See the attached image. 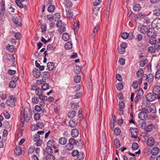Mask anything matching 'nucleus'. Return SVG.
Returning a JSON list of instances; mask_svg holds the SVG:
<instances>
[{"label":"nucleus","instance_id":"1","mask_svg":"<svg viewBox=\"0 0 160 160\" xmlns=\"http://www.w3.org/2000/svg\"><path fill=\"white\" fill-rule=\"evenodd\" d=\"M20 117L22 127L24 123V122H28L31 117V112L28 108H26L21 111Z\"/></svg>","mask_w":160,"mask_h":160},{"label":"nucleus","instance_id":"2","mask_svg":"<svg viewBox=\"0 0 160 160\" xmlns=\"http://www.w3.org/2000/svg\"><path fill=\"white\" fill-rule=\"evenodd\" d=\"M142 127L144 128L145 131L147 132H151L155 129V126L151 123H149L147 122L142 121Z\"/></svg>","mask_w":160,"mask_h":160},{"label":"nucleus","instance_id":"3","mask_svg":"<svg viewBox=\"0 0 160 160\" xmlns=\"http://www.w3.org/2000/svg\"><path fill=\"white\" fill-rule=\"evenodd\" d=\"M149 112V111L148 109L145 108L142 112L138 114V118L141 120H143L148 117L147 113Z\"/></svg>","mask_w":160,"mask_h":160},{"label":"nucleus","instance_id":"4","mask_svg":"<svg viewBox=\"0 0 160 160\" xmlns=\"http://www.w3.org/2000/svg\"><path fill=\"white\" fill-rule=\"evenodd\" d=\"M152 26L153 28H160V19L157 18L154 20L152 22Z\"/></svg>","mask_w":160,"mask_h":160},{"label":"nucleus","instance_id":"5","mask_svg":"<svg viewBox=\"0 0 160 160\" xmlns=\"http://www.w3.org/2000/svg\"><path fill=\"white\" fill-rule=\"evenodd\" d=\"M127 47V44L125 42H122L120 45V47L118 48V52L121 54H123L125 52V48Z\"/></svg>","mask_w":160,"mask_h":160},{"label":"nucleus","instance_id":"6","mask_svg":"<svg viewBox=\"0 0 160 160\" xmlns=\"http://www.w3.org/2000/svg\"><path fill=\"white\" fill-rule=\"evenodd\" d=\"M146 98L147 101L149 102H152L156 99V96L154 94L150 93L147 95Z\"/></svg>","mask_w":160,"mask_h":160},{"label":"nucleus","instance_id":"7","mask_svg":"<svg viewBox=\"0 0 160 160\" xmlns=\"http://www.w3.org/2000/svg\"><path fill=\"white\" fill-rule=\"evenodd\" d=\"M148 36L149 37H155L156 35L154 28H149L148 32L147 33Z\"/></svg>","mask_w":160,"mask_h":160},{"label":"nucleus","instance_id":"8","mask_svg":"<svg viewBox=\"0 0 160 160\" xmlns=\"http://www.w3.org/2000/svg\"><path fill=\"white\" fill-rule=\"evenodd\" d=\"M152 92L153 94L157 96L159 95L160 94V87L158 86L154 87L152 89Z\"/></svg>","mask_w":160,"mask_h":160},{"label":"nucleus","instance_id":"9","mask_svg":"<svg viewBox=\"0 0 160 160\" xmlns=\"http://www.w3.org/2000/svg\"><path fill=\"white\" fill-rule=\"evenodd\" d=\"M71 135L73 138H76L78 137L79 134V131L77 128H73L71 131Z\"/></svg>","mask_w":160,"mask_h":160},{"label":"nucleus","instance_id":"10","mask_svg":"<svg viewBox=\"0 0 160 160\" xmlns=\"http://www.w3.org/2000/svg\"><path fill=\"white\" fill-rule=\"evenodd\" d=\"M12 21L15 24L17 25L21 26V20L19 17L13 18L12 19Z\"/></svg>","mask_w":160,"mask_h":160},{"label":"nucleus","instance_id":"11","mask_svg":"<svg viewBox=\"0 0 160 160\" xmlns=\"http://www.w3.org/2000/svg\"><path fill=\"white\" fill-rule=\"evenodd\" d=\"M41 76L42 79L44 80H46L50 77V74L48 72H44L42 73Z\"/></svg>","mask_w":160,"mask_h":160},{"label":"nucleus","instance_id":"12","mask_svg":"<svg viewBox=\"0 0 160 160\" xmlns=\"http://www.w3.org/2000/svg\"><path fill=\"white\" fill-rule=\"evenodd\" d=\"M154 139L152 137L149 138L147 141V145L150 147L153 146L154 144Z\"/></svg>","mask_w":160,"mask_h":160},{"label":"nucleus","instance_id":"13","mask_svg":"<svg viewBox=\"0 0 160 160\" xmlns=\"http://www.w3.org/2000/svg\"><path fill=\"white\" fill-rule=\"evenodd\" d=\"M33 75L34 77L37 78L40 76L41 74L40 71L36 69H35L33 71Z\"/></svg>","mask_w":160,"mask_h":160},{"label":"nucleus","instance_id":"14","mask_svg":"<svg viewBox=\"0 0 160 160\" xmlns=\"http://www.w3.org/2000/svg\"><path fill=\"white\" fill-rule=\"evenodd\" d=\"M66 11L67 12V17L70 18H72L73 15L71 10V9L70 8H67L66 9Z\"/></svg>","mask_w":160,"mask_h":160},{"label":"nucleus","instance_id":"15","mask_svg":"<svg viewBox=\"0 0 160 160\" xmlns=\"http://www.w3.org/2000/svg\"><path fill=\"white\" fill-rule=\"evenodd\" d=\"M148 29L149 28L146 26H143L141 28L140 31L142 34H145L147 33Z\"/></svg>","mask_w":160,"mask_h":160},{"label":"nucleus","instance_id":"16","mask_svg":"<svg viewBox=\"0 0 160 160\" xmlns=\"http://www.w3.org/2000/svg\"><path fill=\"white\" fill-rule=\"evenodd\" d=\"M159 152V149L157 147L153 148L151 150V153L152 155H156Z\"/></svg>","mask_w":160,"mask_h":160},{"label":"nucleus","instance_id":"17","mask_svg":"<svg viewBox=\"0 0 160 160\" xmlns=\"http://www.w3.org/2000/svg\"><path fill=\"white\" fill-rule=\"evenodd\" d=\"M0 5L1 13L4 14L5 12L4 1L2 0L1 2Z\"/></svg>","mask_w":160,"mask_h":160},{"label":"nucleus","instance_id":"18","mask_svg":"<svg viewBox=\"0 0 160 160\" xmlns=\"http://www.w3.org/2000/svg\"><path fill=\"white\" fill-rule=\"evenodd\" d=\"M76 114V112L75 111L72 110L69 112L68 114V116L69 118H72L75 116Z\"/></svg>","mask_w":160,"mask_h":160},{"label":"nucleus","instance_id":"19","mask_svg":"<svg viewBox=\"0 0 160 160\" xmlns=\"http://www.w3.org/2000/svg\"><path fill=\"white\" fill-rule=\"evenodd\" d=\"M79 142L78 140H76L74 138H70L68 140V143L73 146L77 144Z\"/></svg>","mask_w":160,"mask_h":160},{"label":"nucleus","instance_id":"20","mask_svg":"<svg viewBox=\"0 0 160 160\" xmlns=\"http://www.w3.org/2000/svg\"><path fill=\"white\" fill-rule=\"evenodd\" d=\"M67 142L66 139L65 138H61L58 140V142L61 145H64Z\"/></svg>","mask_w":160,"mask_h":160},{"label":"nucleus","instance_id":"21","mask_svg":"<svg viewBox=\"0 0 160 160\" xmlns=\"http://www.w3.org/2000/svg\"><path fill=\"white\" fill-rule=\"evenodd\" d=\"M72 43L71 42H68L65 44L64 47L66 49L69 50L72 48Z\"/></svg>","mask_w":160,"mask_h":160},{"label":"nucleus","instance_id":"22","mask_svg":"<svg viewBox=\"0 0 160 160\" xmlns=\"http://www.w3.org/2000/svg\"><path fill=\"white\" fill-rule=\"evenodd\" d=\"M47 66L49 70H52L54 68V64L52 62H50L47 63Z\"/></svg>","mask_w":160,"mask_h":160},{"label":"nucleus","instance_id":"23","mask_svg":"<svg viewBox=\"0 0 160 160\" xmlns=\"http://www.w3.org/2000/svg\"><path fill=\"white\" fill-rule=\"evenodd\" d=\"M69 38V35L67 33H64L63 34L62 38L64 41H68Z\"/></svg>","mask_w":160,"mask_h":160},{"label":"nucleus","instance_id":"24","mask_svg":"<svg viewBox=\"0 0 160 160\" xmlns=\"http://www.w3.org/2000/svg\"><path fill=\"white\" fill-rule=\"evenodd\" d=\"M15 153L17 155H20L22 153V150L19 147H17L15 150Z\"/></svg>","mask_w":160,"mask_h":160},{"label":"nucleus","instance_id":"25","mask_svg":"<svg viewBox=\"0 0 160 160\" xmlns=\"http://www.w3.org/2000/svg\"><path fill=\"white\" fill-rule=\"evenodd\" d=\"M33 140L34 141H37L38 140L42 139V137L40 136L38 134H36L33 136Z\"/></svg>","mask_w":160,"mask_h":160},{"label":"nucleus","instance_id":"26","mask_svg":"<svg viewBox=\"0 0 160 160\" xmlns=\"http://www.w3.org/2000/svg\"><path fill=\"white\" fill-rule=\"evenodd\" d=\"M6 104L11 107H13L14 106L15 103L13 102H11V99H7L6 101Z\"/></svg>","mask_w":160,"mask_h":160},{"label":"nucleus","instance_id":"27","mask_svg":"<svg viewBox=\"0 0 160 160\" xmlns=\"http://www.w3.org/2000/svg\"><path fill=\"white\" fill-rule=\"evenodd\" d=\"M81 66L77 65L74 68V72L77 74H79L80 72Z\"/></svg>","mask_w":160,"mask_h":160},{"label":"nucleus","instance_id":"28","mask_svg":"<svg viewBox=\"0 0 160 160\" xmlns=\"http://www.w3.org/2000/svg\"><path fill=\"white\" fill-rule=\"evenodd\" d=\"M47 146L50 147H53L54 148H55L56 147L54 146V141L52 140H49L47 142Z\"/></svg>","mask_w":160,"mask_h":160},{"label":"nucleus","instance_id":"29","mask_svg":"<svg viewBox=\"0 0 160 160\" xmlns=\"http://www.w3.org/2000/svg\"><path fill=\"white\" fill-rule=\"evenodd\" d=\"M63 3L65 6L67 7H70L72 5V2H70L68 0H65Z\"/></svg>","mask_w":160,"mask_h":160},{"label":"nucleus","instance_id":"30","mask_svg":"<svg viewBox=\"0 0 160 160\" xmlns=\"http://www.w3.org/2000/svg\"><path fill=\"white\" fill-rule=\"evenodd\" d=\"M6 48L9 51L11 52H12L15 51L14 46L13 45H10L8 44L6 46Z\"/></svg>","mask_w":160,"mask_h":160},{"label":"nucleus","instance_id":"31","mask_svg":"<svg viewBox=\"0 0 160 160\" xmlns=\"http://www.w3.org/2000/svg\"><path fill=\"white\" fill-rule=\"evenodd\" d=\"M42 89L44 91L48 89L49 88V86L48 84L44 83H43L41 86Z\"/></svg>","mask_w":160,"mask_h":160},{"label":"nucleus","instance_id":"32","mask_svg":"<svg viewBox=\"0 0 160 160\" xmlns=\"http://www.w3.org/2000/svg\"><path fill=\"white\" fill-rule=\"evenodd\" d=\"M114 144L116 148H119L120 146V143L119 140L115 139L114 141Z\"/></svg>","mask_w":160,"mask_h":160},{"label":"nucleus","instance_id":"33","mask_svg":"<svg viewBox=\"0 0 160 160\" xmlns=\"http://www.w3.org/2000/svg\"><path fill=\"white\" fill-rule=\"evenodd\" d=\"M53 17L54 18V21H58L60 19L61 16L60 14L58 13H55L53 15Z\"/></svg>","mask_w":160,"mask_h":160},{"label":"nucleus","instance_id":"34","mask_svg":"<svg viewBox=\"0 0 160 160\" xmlns=\"http://www.w3.org/2000/svg\"><path fill=\"white\" fill-rule=\"evenodd\" d=\"M77 122H75L73 120H71L69 122V126L72 128L75 127L77 124Z\"/></svg>","mask_w":160,"mask_h":160},{"label":"nucleus","instance_id":"35","mask_svg":"<svg viewBox=\"0 0 160 160\" xmlns=\"http://www.w3.org/2000/svg\"><path fill=\"white\" fill-rule=\"evenodd\" d=\"M84 157V153L83 152H78V154L77 156V158L79 160L82 159Z\"/></svg>","mask_w":160,"mask_h":160},{"label":"nucleus","instance_id":"36","mask_svg":"<svg viewBox=\"0 0 160 160\" xmlns=\"http://www.w3.org/2000/svg\"><path fill=\"white\" fill-rule=\"evenodd\" d=\"M16 85V82L14 81V80H12L9 83V87L11 88H15Z\"/></svg>","mask_w":160,"mask_h":160},{"label":"nucleus","instance_id":"37","mask_svg":"<svg viewBox=\"0 0 160 160\" xmlns=\"http://www.w3.org/2000/svg\"><path fill=\"white\" fill-rule=\"evenodd\" d=\"M45 152H47L48 154H52V150L51 147L47 146Z\"/></svg>","mask_w":160,"mask_h":160},{"label":"nucleus","instance_id":"38","mask_svg":"<svg viewBox=\"0 0 160 160\" xmlns=\"http://www.w3.org/2000/svg\"><path fill=\"white\" fill-rule=\"evenodd\" d=\"M155 37H151L149 39V42L151 44H154L156 43V40Z\"/></svg>","mask_w":160,"mask_h":160},{"label":"nucleus","instance_id":"39","mask_svg":"<svg viewBox=\"0 0 160 160\" xmlns=\"http://www.w3.org/2000/svg\"><path fill=\"white\" fill-rule=\"evenodd\" d=\"M116 87L118 90H121L123 89V86L122 83L120 82L116 85Z\"/></svg>","mask_w":160,"mask_h":160},{"label":"nucleus","instance_id":"40","mask_svg":"<svg viewBox=\"0 0 160 160\" xmlns=\"http://www.w3.org/2000/svg\"><path fill=\"white\" fill-rule=\"evenodd\" d=\"M55 7L54 5H51L48 8V10L49 12H53L55 10Z\"/></svg>","mask_w":160,"mask_h":160},{"label":"nucleus","instance_id":"41","mask_svg":"<svg viewBox=\"0 0 160 160\" xmlns=\"http://www.w3.org/2000/svg\"><path fill=\"white\" fill-rule=\"evenodd\" d=\"M141 7L138 4H136L134 5L133 6V8L134 10L136 11H138L140 10Z\"/></svg>","mask_w":160,"mask_h":160},{"label":"nucleus","instance_id":"42","mask_svg":"<svg viewBox=\"0 0 160 160\" xmlns=\"http://www.w3.org/2000/svg\"><path fill=\"white\" fill-rule=\"evenodd\" d=\"M46 160H53L54 159V156L52 154H49L46 156Z\"/></svg>","mask_w":160,"mask_h":160},{"label":"nucleus","instance_id":"43","mask_svg":"<svg viewBox=\"0 0 160 160\" xmlns=\"http://www.w3.org/2000/svg\"><path fill=\"white\" fill-rule=\"evenodd\" d=\"M35 147V146H31L29 148L28 152L29 154H32L34 151Z\"/></svg>","mask_w":160,"mask_h":160},{"label":"nucleus","instance_id":"44","mask_svg":"<svg viewBox=\"0 0 160 160\" xmlns=\"http://www.w3.org/2000/svg\"><path fill=\"white\" fill-rule=\"evenodd\" d=\"M73 148V146L68 143L65 146V148L66 150H70L72 149Z\"/></svg>","mask_w":160,"mask_h":160},{"label":"nucleus","instance_id":"45","mask_svg":"<svg viewBox=\"0 0 160 160\" xmlns=\"http://www.w3.org/2000/svg\"><path fill=\"white\" fill-rule=\"evenodd\" d=\"M81 78L80 76L77 75L74 77V81L78 83L80 81Z\"/></svg>","mask_w":160,"mask_h":160},{"label":"nucleus","instance_id":"46","mask_svg":"<svg viewBox=\"0 0 160 160\" xmlns=\"http://www.w3.org/2000/svg\"><path fill=\"white\" fill-rule=\"evenodd\" d=\"M39 99L36 96H34L32 98V102L33 103L37 104L39 102Z\"/></svg>","mask_w":160,"mask_h":160},{"label":"nucleus","instance_id":"47","mask_svg":"<svg viewBox=\"0 0 160 160\" xmlns=\"http://www.w3.org/2000/svg\"><path fill=\"white\" fill-rule=\"evenodd\" d=\"M148 52L150 53H154L155 52V49L152 46L149 47L148 48Z\"/></svg>","mask_w":160,"mask_h":160},{"label":"nucleus","instance_id":"48","mask_svg":"<svg viewBox=\"0 0 160 160\" xmlns=\"http://www.w3.org/2000/svg\"><path fill=\"white\" fill-rule=\"evenodd\" d=\"M3 115L5 118L7 119H9L10 118V115L9 113L6 111H4Z\"/></svg>","mask_w":160,"mask_h":160},{"label":"nucleus","instance_id":"49","mask_svg":"<svg viewBox=\"0 0 160 160\" xmlns=\"http://www.w3.org/2000/svg\"><path fill=\"white\" fill-rule=\"evenodd\" d=\"M135 132V133H133L134 132H132L131 134H132V137L133 138H136L137 137V129H134L133 130Z\"/></svg>","mask_w":160,"mask_h":160},{"label":"nucleus","instance_id":"50","mask_svg":"<svg viewBox=\"0 0 160 160\" xmlns=\"http://www.w3.org/2000/svg\"><path fill=\"white\" fill-rule=\"evenodd\" d=\"M132 150H134L137 149L138 148V143L136 142L133 143L132 144Z\"/></svg>","mask_w":160,"mask_h":160},{"label":"nucleus","instance_id":"51","mask_svg":"<svg viewBox=\"0 0 160 160\" xmlns=\"http://www.w3.org/2000/svg\"><path fill=\"white\" fill-rule=\"evenodd\" d=\"M35 93L37 94L38 95H42L43 94V92L40 90V89L36 88L35 89Z\"/></svg>","mask_w":160,"mask_h":160},{"label":"nucleus","instance_id":"52","mask_svg":"<svg viewBox=\"0 0 160 160\" xmlns=\"http://www.w3.org/2000/svg\"><path fill=\"white\" fill-rule=\"evenodd\" d=\"M121 132V130L118 128H115L114 131V134L117 136L120 135Z\"/></svg>","mask_w":160,"mask_h":160},{"label":"nucleus","instance_id":"53","mask_svg":"<svg viewBox=\"0 0 160 160\" xmlns=\"http://www.w3.org/2000/svg\"><path fill=\"white\" fill-rule=\"evenodd\" d=\"M121 37L123 39H126L129 37V34L127 32H123L122 34Z\"/></svg>","mask_w":160,"mask_h":160},{"label":"nucleus","instance_id":"54","mask_svg":"<svg viewBox=\"0 0 160 160\" xmlns=\"http://www.w3.org/2000/svg\"><path fill=\"white\" fill-rule=\"evenodd\" d=\"M41 115L39 113H36L34 116V118L35 120H38L40 118Z\"/></svg>","mask_w":160,"mask_h":160},{"label":"nucleus","instance_id":"55","mask_svg":"<svg viewBox=\"0 0 160 160\" xmlns=\"http://www.w3.org/2000/svg\"><path fill=\"white\" fill-rule=\"evenodd\" d=\"M39 98L40 99L42 100V102H44L47 100V97L45 96H43L42 95H39Z\"/></svg>","mask_w":160,"mask_h":160},{"label":"nucleus","instance_id":"56","mask_svg":"<svg viewBox=\"0 0 160 160\" xmlns=\"http://www.w3.org/2000/svg\"><path fill=\"white\" fill-rule=\"evenodd\" d=\"M15 2L17 5L21 8H22L23 7V5L21 2L18 0H16Z\"/></svg>","mask_w":160,"mask_h":160},{"label":"nucleus","instance_id":"57","mask_svg":"<svg viewBox=\"0 0 160 160\" xmlns=\"http://www.w3.org/2000/svg\"><path fill=\"white\" fill-rule=\"evenodd\" d=\"M143 22L144 23L148 24L150 22V20L147 17L145 16L143 19Z\"/></svg>","mask_w":160,"mask_h":160},{"label":"nucleus","instance_id":"58","mask_svg":"<svg viewBox=\"0 0 160 160\" xmlns=\"http://www.w3.org/2000/svg\"><path fill=\"white\" fill-rule=\"evenodd\" d=\"M81 88V85L79 84H77L74 87L73 89L75 91H79Z\"/></svg>","mask_w":160,"mask_h":160},{"label":"nucleus","instance_id":"59","mask_svg":"<svg viewBox=\"0 0 160 160\" xmlns=\"http://www.w3.org/2000/svg\"><path fill=\"white\" fill-rule=\"evenodd\" d=\"M98 29V25H96L95 27L94 28L93 30V35L94 37L95 36V33L96 32H97Z\"/></svg>","mask_w":160,"mask_h":160},{"label":"nucleus","instance_id":"60","mask_svg":"<svg viewBox=\"0 0 160 160\" xmlns=\"http://www.w3.org/2000/svg\"><path fill=\"white\" fill-rule=\"evenodd\" d=\"M142 69L141 68H140L137 72V75L138 77H139L142 75Z\"/></svg>","mask_w":160,"mask_h":160},{"label":"nucleus","instance_id":"61","mask_svg":"<svg viewBox=\"0 0 160 160\" xmlns=\"http://www.w3.org/2000/svg\"><path fill=\"white\" fill-rule=\"evenodd\" d=\"M101 0H94L93 2V5L95 6H97L101 3Z\"/></svg>","mask_w":160,"mask_h":160},{"label":"nucleus","instance_id":"62","mask_svg":"<svg viewBox=\"0 0 160 160\" xmlns=\"http://www.w3.org/2000/svg\"><path fill=\"white\" fill-rule=\"evenodd\" d=\"M119 108L121 109H122L124 107V103L123 101H120L119 103Z\"/></svg>","mask_w":160,"mask_h":160},{"label":"nucleus","instance_id":"63","mask_svg":"<svg viewBox=\"0 0 160 160\" xmlns=\"http://www.w3.org/2000/svg\"><path fill=\"white\" fill-rule=\"evenodd\" d=\"M132 86L134 89H136L137 88L138 86V82L137 81H134L133 82Z\"/></svg>","mask_w":160,"mask_h":160},{"label":"nucleus","instance_id":"64","mask_svg":"<svg viewBox=\"0 0 160 160\" xmlns=\"http://www.w3.org/2000/svg\"><path fill=\"white\" fill-rule=\"evenodd\" d=\"M153 14L156 16H160V8L158 9V10L154 11Z\"/></svg>","mask_w":160,"mask_h":160}]
</instances>
